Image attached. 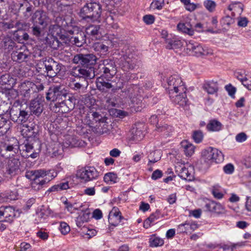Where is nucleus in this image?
<instances>
[{"instance_id": "1", "label": "nucleus", "mask_w": 251, "mask_h": 251, "mask_svg": "<svg viewBox=\"0 0 251 251\" xmlns=\"http://www.w3.org/2000/svg\"><path fill=\"white\" fill-rule=\"evenodd\" d=\"M97 60V57L92 53L82 54L79 53L75 55L73 59V62L75 64L82 66L83 68L79 67H75L72 69L70 74L75 77H84L89 78V76L82 71H90L95 70Z\"/></svg>"}, {"instance_id": "2", "label": "nucleus", "mask_w": 251, "mask_h": 251, "mask_svg": "<svg viewBox=\"0 0 251 251\" xmlns=\"http://www.w3.org/2000/svg\"><path fill=\"white\" fill-rule=\"evenodd\" d=\"M83 73L89 76V79L93 78L96 75L106 79H111L116 74L117 69L115 62L111 59H104L100 61L98 64L95 66V69H90L87 72L82 71Z\"/></svg>"}, {"instance_id": "3", "label": "nucleus", "mask_w": 251, "mask_h": 251, "mask_svg": "<svg viewBox=\"0 0 251 251\" xmlns=\"http://www.w3.org/2000/svg\"><path fill=\"white\" fill-rule=\"evenodd\" d=\"M56 173L51 170L39 169L28 171L26 173V178L31 180V188L35 191H39L44 186L54 178Z\"/></svg>"}, {"instance_id": "4", "label": "nucleus", "mask_w": 251, "mask_h": 251, "mask_svg": "<svg viewBox=\"0 0 251 251\" xmlns=\"http://www.w3.org/2000/svg\"><path fill=\"white\" fill-rule=\"evenodd\" d=\"M101 6L99 2H90L86 3L80 9L79 16L87 21H97L101 14Z\"/></svg>"}, {"instance_id": "5", "label": "nucleus", "mask_w": 251, "mask_h": 251, "mask_svg": "<svg viewBox=\"0 0 251 251\" xmlns=\"http://www.w3.org/2000/svg\"><path fill=\"white\" fill-rule=\"evenodd\" d=\"M119 65L123 70L127 71L135 68L136 59L132 49L127 46H125L119 53Z\"/></svg>"}, {"instance_id": "6", "label": "nucleus", "mask_w": 251, "mask_h": 251, "mask_svg": "<svg viewBox=\"0 0 251 251\" xmlns=\"http://www.w3.org/2000/svg\"><path fill=\"white\" fill-rule=\"evenodd\" d=\"M67 95V91L63 86H53L50 88L47 93L46 99L52 101L62 100L59 102V104L66 105L68 104L69 102H71L70 97L68 100H64L66 98Z\"/></svg>"}, {"instance_id": "7", "label": "nucleus", "mask_w": 251, "mask_h": 251, "mask_svg": "<svg viewBox=\"0 0 251 251\" xmlns=\"http://www.w3.org/2000/svg\"><path fill=\"white\" fill-rule=\"evenodd\" d=\"M186 50L189 54L197 57L212 54L210 49L194 41H190L186 43Z\"/></svg>"}, {"instance_id": "8", "label": "nucleus", "mask_w": 251, "mask_h": 251, "mask_svg": "<svg viewBox=\"0 0 251 251\" xmlns=\"http://www.w3.org/2000/svg\"><path fill=\"white\" fill-rule=\"evenodd\" d=\"M39 146V142H34L32 140H26L23 144L21 146L20 149L21 155L25 158H36L38 157L40 152L39 148L35 149V145Z\"/></svg>"}, {"instance_id": "9", "label": "nucleus", "mask_w": 251, "mask_h": 251, "mask_svg": "<svg viewBox=\"0 0 251 251\" xmlns=\"http://www.w3.org/2000/svg\"><path fill=\"white\" fill-rule=\"evenodd\" d=\"M168 90L171 99H173L174 94H176L179 92L186 91L181 78L177 75H174L169 77L168 80Z\"/></svg>"}, {"instance_id": "10", "label": "nucleus", "mask_w": 251, "mask_h": 251, "mask_svg": "<svg viewBox=\"0 0 251 251\" xmlns=\"http://www.w3.org/2000/svg\"><path fill=\"white\" fill-rule=\"evenodd\" d=\"M9 114L10 119L18 124H23L26 122L30 116L28 112L25 110H21L20 108L16 105V103H14L10 108Z\"/></svg>"}, {"instance_id": "11", "label": "nucleus", "mask_w": 251, "mask_h": 251, "mask_svg": "<svg viewBox=\"0 0 251 251\" xmlns=\"http://www.w3.org/2000/svg\"><path fill=\"white\" fill-rule=\"evenodd\" d=\"M89 118L87 123L90 126L97 127L100 133H103L107 131V129L103 128V126H107L106 119L98 112H90L88 114Z\"/></svg>"}, {"instance_id": "12", "label": "nucleus", "mask_w": 251, "mask_h": 251, "mask_svg": "<svg viewBox=\"0 0 251 251\" xmlns=\"http://www.w3.org/2000/svg\"><path fill=\"white\" fill-rule=\"evenodd\" d=\"M99 176V172L95 168L92 166H86L79 169L76 176L82 181L87 182L96 179Z\"/></svg>"}, {"instance_id": "13", "label": "nucleus", "mask_w": 251, "mask_h": 251, "mask_svg": "<svg viewBox=\"0 0 251 251\" xmlns=\"http://www.w3.org/2000/svg\"><path fill=\"white\" fill-rule=\"evenodd\" d=\"M45 67V72L48 76L52 77L57 75L61 70L62 65L51 57L46 58L42 64Z\"/></svg>"}, {"instance_id": "14", "label": "nucleus", "mask_w": 251, "mask_h": 251, "mask_svg": "<svg viewBox=\"0 0 251 251\" xmlns=\"http://www.w3.org/2000/svg\"><path fill=\"white\" fill-rule=\"evenodd\" d=\"M104 77L99 76L96 80V86L97 89L102 93H106L110 90L115 92L117 90L121 89L120 87H117L112 84L109 79H104Z\"/></svg>"}, {"instance_id": "15", "label": "nucleus", "mask_w": 251, "mask_h": 251, "mask_svg": "<svg viewBox=\"0 0 251 251\" xmlns=\"http://www.w3.org/2000/svg\"><path fill=\"white\" fill-rule=\"evenodd\" d=\"M44 88L42 83L35 84L29 81L22 83L21 87L22 90L25 92L24 96L25 97H29L30 94L42 91Z\"/></svg>"}, {"instance_id": "16", "label": "nucleus", "mask_w": 251, "mask_h": 251, "mask_svg": "<svg viewBox=\"0 0 251 251\" xmlns=\"http://www.w3.org/2000/svg\"><path fill=\"white\" fill-rule=\"evenodd\" d=\"M21 134L25 138H26V140H32L34 142H37V129L32 124H31L30 125L28 124L23 125L21 130Z\"/></svg>"}, {"instance_id": "17", "label": "nucleus", "mask_w": 251, "mask_h": 251, "mask_svg": "<svg viewBox=\"0 0 251 251\" xmlns=\"http://www.w3.org/2000/svg\"><path fill=\"white\" fill-rule=\"evenodd\" d=\"M33 24L41 25L42 29L47 27L49 23V17L43 11L37 10L32 17Z\"/></svg>"}, {"instance_id": "18", "label": "nucleus", "mask_w": 251, "mask_h": 251, "mask_svg": "<svg viewBox=\"0 0 251 251\" xmlns=\"http://www.w3.org/2000/svg\"><path fill=\"white\" fill-rule=\"evenodd\" d=\"M192 168H186L184 165H179L176 166V172L178 176L182 179L191 181L194 179V175L192 172Z\"/></svg>"}, {"instance_id": "19", "label": "nucleus", "mask_w": 251, "mask_h": 251, "mask_svg": "<svg viewBox=\"0 0 251 251\" xmlns=\"http://www.w3.org/2000/svg\"><path fill=\"white\" fill-rule=\"evenodd\" d=\"M123 218L119 209L114 207L109 214L108 222L110 225L116 226L121 222Z\"/></svg>"}, {"instance_id": "20", "label": "nucleus", "mask_w": 251, "mask_h": 251, "mask_svg": "<svg viewBox=\"0 0 251 251\" xmlns=\"http://www.w3.org/2000/svg\"><path fill=\"white\" fill-rule=\"evenodd\" d=\"M206 210L218 215L226 213L225 207L220 203L214 201H210L205 204Z\"/></svg>"}, {"instance_id": "21", "label": "nucleus", "mask_w": 251, "mask_h": 251, "mask_svg": "<svg viewBox=\"0 0 251 251\" xmlns=\"http://www.w3.org/2000/svg\"><path fill=\"white\" fill-rule=\"evenodd\" d=\"M15 216V210L11 206H1L0 207V219L5 218V221L11 222Z\"/></svg>"}, {"instance_id": "22", "label": "nucleus", "mask_w": 251, "mask_h": 251, "mask_svg": "<svg viewBox=\"0 0 251 251\" xmlns=\"http://www.w3.org/2000/svg\"><path fill=\"white\" fill-rule=\"evenodd\" d=\"M29 108L31 113L37 116L40 115L43 110L42 101L37 98L32 100L30 102Z\"/></svg>"}, {"instance_id": "23", "label": "nucleus", "mask_w": 251, "mask_h": 251, "mask_svg": "<svg viewBox=\"0 0 251 251\" xmlns=\"http://www.w3.org/2000/svg\"><path fill=\"white\" fill-rule=\"evenodd\" d=\"M20 163L18 160L13 158L8 161L6 172L11 176H15L19 170Z\"/></svg>"}, {"instance_id": "24", "label": "nucleus", "mask_w": 251, "mask_h": 251, "mask_svg": "<svg viewBox=\"0 0 251 251\" xmlns=\"http://www.w3.org/2000/svg\"><path fill=\"white\" fill-rule=\"evenodd\" d=\"M213 148L209 147L201 151V160L205 163L207 166L212 163Z\"/></svg>"}, {"instance_id": "25", "label": "nucleus", "mask_w": 251, "mask_h": 251, "mask_svg": "<svg viewBox=\"0 0 251 251\" xmlns=\"http://www.w3.org/2000/svg\"><path fill=\"white\" fill-rule=\"evenodd\" d=\"M174 97L171 99L172 101L181 106H185L187 104L188 99L186 97V91L179 92L176 94H174Z\"/></svg>"}, {"instance_id": "26", "label": "nucleus", "mask_w": 251, "mask_h": 251, "mask_svg": "<svg viewBox=\"0 0 251 251\" xmlns=\"http://www.w3.org/2000/svg\"><path fill=\"white\" fill-rule=\"evenodd\" d=\"M93 47L96 51L99 52L101 55L106 54L108 52L109 48L108 42L106 41L95 43Z\"/></svg>"}, {"instance_id": "27", "label": "nucleus", "mask_w": 251, "mask_h": 251, "mask_svg": "<svg viewBox=\"0 0 251 251\" xmlns=\"http://www.w3.org/2000/svg\"><path fill=\"white\" fill-rule=\"evenodd\" d=\"M165 43L166 48L169 50L179 49L183 46L181 41L176 38L167 39Z\"/></svg>"}, {"instance_id": "28", "label": "nucleus", "mask_w": 251, "mask_h": 251, "mask_svg": "<svg viewBox=\"0 0 251 251\" xmlns=\"http://www.w3.org/2000/svg\"><path fill=\"white\" fill-rule=\"evenodd\" d=\"M71 41L76 46L81 47L86 41L85 33L83 32L77 33L75 36L71 38Z\"/></svg>"}, {"instance_id": "29", "label": "nucleus", "mask_w": 251, "mask_h": 251, "mask_svg": "<svg viewBox=\"0 0 251 251\" xmlns=\"http://www.w3.org/2000/svg\"><path fill=\"white\" fill-rule=\"evenodd\" d=\"M223 125L216 119L209 121L206 126V128L210 131H219L222 128Z\"/></svg>"}, {"instance_id": "30", "label": "nucleus", "mask_w": 251, "mask_h": 251, "mask_svg": "<svg viewBox=\"0 0 251 251\" xmlns=\"http://www.w3.org/2000/svg\"><path fill=\"white\" fill-rule=\"evenodd\" d=\"M144 134L141 129L139 128H133L131 131L130 140L137 142L143 139Z\"/></svg>"}, {"instance_id": "31", "label": "nucleus", "mask_w": 251, "mask_h": 251, "mask_svg": "<svg viewBox=\"0 0 251 251\" xmlns=\"http://www.w3.org/2000/svg\"><path fill=\"white\" fill-rule=\"evenodd\" d=\"M10 122L3 117L0 120V136L5 134L10 128Z\"/></svg>"}, {"instance_id": "32", "label": "nucleus", "mask_w": 251, "mask_h": 251, "mask_svg": "<svg viewBox=\"0 0 251 251\" xmlns=\"http://www.w3.org/2000/svg\"><path fill=\"white\" fill-rule=\"evenodd\" d=\"M18 144V141L17 140H15L13 144H5L4 145L3 148L6 151L10 153L9 156H10V155H14V154L18 152L20 148Z\"/></svg>"}, {"instance_id": "33", "label": "nucleus", "mask_w": 251, "mask_h": 251, "mask_svg": "<svg viewBox=\"0 0 251 251\" xmlns=\"http://www.w3.org/2000/svg\"><path fill=\"white\" fill-rule=\"evenodd\" d=\"M203 88L209 94H213L217 92L218 90L217 83L213 81L205 82Z\"/></svg>"}, {"instance_id": "34", "label": "nucleus", "mask_w": 251, "mask_h": 251, "mask_svg": "<svg viewBox=\"0 0 251 251\" xmlns=\"http://www.w3.org/2000/svg\"><path fill=\"white\" fill-rule=\"evenodd\" d=\"M181 144L186 156H191L194 153L195 147L191 143L186 141H184L181 142Z\"/></svg>"}, {"instance_id": "35", "label": "nucleus", "mask_w": 251, "mask_h": 251, "mask_svg": "<svg viewBox=\"0 0 251 251\" xmlns=\"http://www.w3.org/2000/svg\"><path fill=\"white\" fill-rule=\"evenodd\" d=\"M149 162L148 166H150L152 163L157 162L161 159V152L160 151L156 150L150 152L148 155Z\"/></svg>"}, {"instance_id": "36", "label": "nucleus", "mask_w": 251, "mask_h": 251, "mask_svg": "<svg viewBox=\"0 0 251 251\" xmlns=\"http://www.w3.org/2000/svg\"><path fill=\"white\" fill-rule=\"evenodd\" d=\"M243 246L242 243H229L228 244H221L219 245V248L223 249V251H228L230 250L233 251L234 249L238 247Z\"/></svg>"}, {"instance_id": "37", "label": "nucleus", "mask_w": 251, "mask_h": 251, "mask_svg": "<svg viewBox=\"0 0 251 251\" xmlns=\"http://www.w3.org/2000/svg\"><path fill=\"white\" fill-rule=\"evenodd\" d=\"M90 214L86 212H81L76 218L75 222L78 227L82 226L84 223L87 222L89 219Z\"/></svg>"}, {"instance_id": "38", "label": "nucleus", "mask_w": 251, "mask_h": 251, "mask_svg": "<svg viewBox=\"0 0 251 251\" xmlns=\"http://www.w3.org/2000/svg\"><path fill=\"white\" fill-rule=\"evenodd\" d=\"M100 29V25H90L86 28L85 31L87 34L95 36L99 35Z\"/></svg>"}, {"instance_id": "39", "label": "nucleus", "mask_w": 251, "mask_h": 251, "mask_svg": "<svg viewBox=\"0 0 251 251\" xmlns=\"http://www.w3.org/2000/svg\"><path fill=\"white\" fill-rule=\"evenodd\" d=\"M228 9L232 11V16H235L236 13L240 15L243 11V5L240 3H234L229 5Z\"/></svg>"}, {"instance_id": "40", "label": "nucleus", "mask_w": 251, "mask_h": 251, "mask_svg": "<svg viewBox=\"0 0 251 251\" xmlns=\"http://www.w3.org/2000/svg\"><path fill=\"white\" fill-rule=\"evenodd\" d=\"M118 180L117 175L112 172L106 174L103 177V180L109 184H114L118 181Z\"/></svg>"}, {"instance_id": "41", "label": "nucleus", "mask_w": 251, "mask_h": 251, "mask_svg": "<svg viewBox=\"0 0 251 251\" xmlns=\"http://www.w3.org/2000/svg\"><path fill=\"white\" fill-rule=\"evenodd\" d=\"M14 82V79L8 74L1 75L0 78V84L1 85L7 84L11 86Z\"/></svg>"}, {"instance_id": "42", "label": "nucleus", "mask_w": 251, "mask_h": 251, "mask_svg": "<svg viewBox=\"0 0 251 251\" xmlns=\"http://www.w3.org/2000/svg\"><path fill=\"white\" fill-rule=\"evenodd\" d=\"M212 163L213 162L219 163L224 160V155L222 152L216 148H213Z\"/></svg>"}, {"instance_id": "43", "label": "nucleus", "mask_w": 251, "mask_h": 251, "mask_svg": "<svg viewBox=\"0 0 251 251\" xmlns=\"http://www.w3.org/2000/svg\"><path fill=\"white\" fill-rule=\"evenodd\" d=\"M177 29L183 33H187L189 35H193L194 34V30L191 27H188L184 23H179L177 25Z\"/></svg>"}, {"instance_id": "44", "label": "nucleus", "mask_w": 251, "mask_h": 251, "mask_svg": "<svg viewBox=\"0 0 251 251\" xmlns=\"http://www.w3.org/2000/svg\"><path fill=\"white\" fill-rule=\"evenodd\" d=\"M138 89L136 86H134L132 88H129L127 90V95L133 104L136 103L138 104L137 99L135 97V92H137Z\"/></svg>"}, {"instance_id": "45", "label": "nucleus", "mask_w": 251, "mask_h": 251, "mask_svg": "<svg viewBox=\"0 0 251 251\" xmlns=\"http://www.w3.org/2000/svg\"><path fill=\"white\" fill-rule=\"evenodd\" d=\"M69 186L68 182L60 183L59 184L55 185L50 188L48 191L54 192L58 190H67L69 188Z\"/></svg>"}, {"instance_id": "46", "label": "nucleus", "mask_w": 251, "mask_h": 251, "mask_svg": "<svg viewBox=\"0 0 251 251\" xmlns=\"http://www.w3.org/2000/svg\"><path fill=\"white\" fill-rule=\"evenodd\" d=\"M27 55L22 52H14L12 54V58L14 61L22 62L27 58Z\"/></svg>"}, {"instance_id": "47", "label": "nucleus", "mask_w": 251, "mask_h": 251, "mask_svg": "<svg viewBox=\"0 0 251 251\" xmlns=\"http://www.w3.org/2000/svg\"><path fill=\"white\" fill-rule=\"evenodd\" d=\"M177 231L180 233H191L189 222H186L184 224H181L178 225L177 228Z\"/></svg>"}, {"instance_id": "48", "label": "nucleus", "mask_w": 251, "mask_h": 251, "mask_svg": "<svg viewBox=\"0 0 251 251\" xmlns=\"http://www.w3.org/2000/svg\"><path fill=\"white\" fill-rule=\"evenodd\" d=\"M203 5L209 12H212L215 9L216 3L212 0H206L203 2Z\"/></svg>"}, {"instance_id": "49", "label": "nucleus", "mask_w": 251, "mask_h": 251, "mask_svg": "<svg viewBox=\"0 0 251 251\" xmlns=\"http://www.w3.org/2000/svg\"><path fill=\"white\" fill-rule=\"evenodd\" d=\"M192 137L196 143H200L203 138V134L201 130H195L193 131Z\"/></svg>"}, {"instance_id": "50", "label": "nucleus", "mask_w": 251, "mask_h": 251, "mask_svg": "<svg viewBox=\"0 0 251 251\" xmlns=\"http://www.w3.org/2000/svg\"><path fill=\"white\" fill-rule=\"evenodd\" d=\"M150 246L151 247L161 246L164 244V240L159 237H154L150 239Z\"/></svg>"}, {"instance_id": "51", "label": "nucleus", "mask_w": 251, "mask_h": 251, "mask_svg": "<svg viewBox=\"0 0 251 251\" xmlns=\"http://www.w3.org/2000/svg\"><path fill=\"white\" fill-rule=\"evenodd\" d=\"M50 45L51 48L54 50H57L63 46L62 43L56 37H53L50 41Z\"/></svg>"}, {"instance_id": "52", "label": "nucleus", "mask_w": 251, "mask_h": 251, "mask_svg": "<svg viewBox=\"0 0 251 251\" xmlns=\"http://www.w3.org/2000/svg\"><path fill=\"white\" fill-rule=\"evenodd\" d=\"M2 42V46L8 50H12L15 46V43L9 37L5 38Z\"/></svg>"}, {"instance_id": "53", "label": "nucleus", "mask_w": 251, "mask_h": 251, "mask_svg": "<svg viewBox=\"0 0 251 251\" xmlns=\"http://www.w3.org/2000/svg\"><path fill=\"white\" fill-rule=\"evenodd\" d=\"M159 218V213L155 212L151 214L150 217L146 220L144 222V226H146V224H148L149 226H150L152 222H153L155 220Z\"/></svg>"}, {"instance_id": "54", "label": "nucleus", "mask_w": 251, "mask_h": 251, "mask_svg": "<svg viewBox=\"0 0 251 251\" xmlns=\"http://www.w3.org/2000/svg\"><path fill=\"white\" fill-rule=\"evenodd\" d=\"M164 4V0H154L151 4V6L154 9H161Z\"/></svg>"}, {"instance_id": "55", "label": "nucleus", "mask_w": 251, "mask_h": 251, "mask_svg": "<svg viewBox=\"0 0 251 251\" xmlns=\"http://www.w3.org/2000/svg\"><path fill=\"white\" fill-rule=\"evenodd\" d=\"M60 230L62 234L65 235L67 233H68L70 230V226H68V225L64 222H62L60 224Z\"/></svg>"}, {"instance_id": "56", "label": "nucleus", "mask_w": 251, "mask_h": 251, "mask_svg": "<svg viewBox=\"0 0 251 251\" xmlns=\"http://www.w3.org/2000/svg\"><path fill=\"white\" fill-rule=\"evenodd\" d=\"M42 28L38 26V25L33 24L32 27V32L36 37L40 36L42 31Z\"/></svg>"}, {"instance_id": "57", "label": "nucleus", "mask_w": 251, "mask_h": 251, "mask_svg": "<svg viewBox=\"0 0 251 251\" xmlns=\"http://www.w3.org/2000/svg\"><path fill=\"white\" fill-rule=\"evenodd\" d=\"M212 194L215 198L218 199H221L224 196L223 194L220 192L219 189L216 186H214L213 187L212 190Z\"/></svg>"}, {"instance_id": "58", "label": "nucleus", "mask_w": 251, "mask_h": 251, "mask_svg": "<svg viewBox=\"0 0 251 251\" xmlns=\"http://www.w3.org/2000/svg\"><path fill=\"white\" fill-rule=\"evenodd\" d=\"M247 139V135L245 132H241L236 135L235 139L237 142L242 143L245 141Z\"/></svg>"}, {"instance_id": "59", "label": "nucleus", "mask_w": 251, "mask_h": 251, "mask_svg": "<svg viewBox=\"0 0 251 251\" xmlns=\"http://www.w3.org/2000/svg\"><path fill=\"white\" fill-rule=\"evenodd\" d=\"M144 22L147 25H151L154 21V17L151 15H146L143 17Z\"/></svg>"}, {"instance_id": "60", "label": "nucleus", "mask_w": 251, "mask_h": 251, "mask_svg": "<svg viewBox=\"0 0 251 251\" xmlns=\"http://www.w3.org/2000/svg\"><path fill=\"white\" fill-rule=\"evenodd\" d=\"M222 22L224 25L229 26L234 22V19L229 16H226L223 18Z\"/></svg>"}, {"instance_id": "61", "label": "nucleus", "mask_w": 251, "mask_h": 251, "mask_svg": "<svg viewBox=\"0 0 251 251\" xmlns=\"http://www.w3.org/2000/svg\"><path fill=\"white\" fill-rule=\"evenodd\" d=\"M69 86L71 89L78 91L82 87V85L80 83L75 82V81H73L69 84Z\"/></svg>"}, {"instance_id": "62", "label": "nucleus", "mask_w": 251, "mask_h": 251, "mask_svg": "<svg viewBox=\"0 0 251 251\" xmlns=\"http://www.w3.org/2000/svg\"><path fill=\"white\" fill-rule=\"evenodd\" d=\"M171 127L167 125H161L157 124L156 126V129L159 132H163L165 131L168 132L171 130Z\"/></svg>"}, {"instance_id": "63", "label": "nucleus", "mask_w": 251, "mask_h": 251, "mask_svg": "<svg viewBox=\"0 0 251 251\" xmlns=\"http://www.w3.org/2000/svg\"><path fill=\"white\" fill-rule=\"evenodd\" d=\"M234 166L231 164H228L224 167V171L227 174H231L234 171Z\"/></svg>"}, {"instance_id": "64", "label": "nucleus", "mask_w": 251, "mask_h": 251, "mask_svg": "<svg viewBox=\"0 0 251 251\" xmlns=\"http://www.w3.org/2000/svg\"><path fill=\"white\" fill-rule=\"evenodd\" d=\"M17 35L18 36L17 37V38L20 40L21 41L22 40H24V41H27L29 39V35L28 34L24 31H21L20 32V34H17Z\"/></svg>"}]
</instances>
